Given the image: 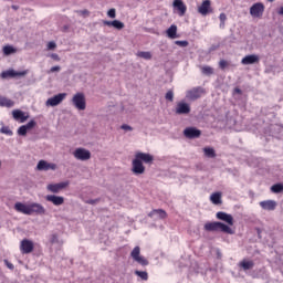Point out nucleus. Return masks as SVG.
<instances>
[{
    "mask_svg": "<svg viewBox=\"0 0 283 283\" xmlns=\"http://www.w3.org/2000/svg\"><path fill=\"white\" fill-rule=\"evenodd\" d=\"M28 71L17 72L14 70H7L0 74V78H14L15 76H25Z\"/></svg>",
    "mask_w": 283,
    "mask_h": 283,
    "instance_id": "14",
    "label": "nucleus"
},
{
    "mask_svg": "<svg viewBox=\"0 0 283 283\" xmlns=\"http://www.w3.org/2000/svg\"><path fill=\"white\" fill-rule=\"evenodd\" d=\"M65 96H67V94L65 93H60L57 95H54L53 97L46 101V105H49L50 107H56V105H61V103L65 101Z\"/></svg>",
    "mask_w": 283,
    "mask_h": 283,
    "instance_id": "12",
    "label": "nucleus"
},
{
    "mask_svg": "<svg viewBox=\"0 0 283 283\" xmlns=\"http://www.w3.org/2000/svg\"><path fill=\"white\" fill-rule=\"evenodd\" d=\"M175 45H179V48H188L189 41L187 40H177L175 41Z\"/></svg>",
    "mask_w": 283,
    "mask_h": 283,
    "instance_id": "39",
    "label": "nucleus"
},
{
    "mask_svg": "<svg viewBox=\"0 0 283 283\" xmlns=\"http://www.w3.org/2000/svg\"><path fill=\"white\" fill-rule=\"evenodd\" d=\"M239 266H242L243 271H251V269L255 266V263H253V261L243 260L240 262Z\"/></svg>",
    "mask_w": 283,
    "mask_h": 283,
    "instance_id": "29",
    "label": "nucleus"
},
{
    "mask_svg": "<svg viewBox=\"0 0 283 283\" xmlns=\"http://www.w3.org/2000/svg\"><path fill=\"white\" fill-rule=\"evenodd\" d=\"M235 92H238V94L242 93V91L240 88H235Z\"/></svg>",
    "mask_w": 283,
    "mask_h": 283,
    "instance_id": "56",
    "label": "nucleus"
},
{
    "mask_svg": "<svg viewBox=\"0 0 283 283\" xmlns=\"http://www.w3.org/2000/svg\"><path fill=\"white\" fill-rule=\"evenodd\" d=\"M113 28H115V30H123L125 28V23L119 20H113Z\"/></svg>",
    "mask_w": 283,
    "mask_h": 283,
    "instance_id": "36",
    "label": "nucleus"
},
{
    "mask_svg": "<svg viewBox=\"0 0 283 283\" xmlns=\"http://www.w3.org/2000/svg\"><path fill=\"white\" fill-rule=\"evenodd\" d=\"M166 101H169V103H174V91L170 90L165 95Z\"/></svg>",
    "mask_w": 283,
    "mask_h": 283,
    "instance_id": "42",
    "label": "nucleus"
},
{
    "mask_svg": "<svg viewBox=\"0 0 283 283\" xmlns=\"http://www.w3.org/2000/svg\"><path fill=\"white\" fill-rule=\"evenodd\" d=\"M0 107H14V102L8 97L0 96Z\"/></svg>",
    "mask_w": 283,
    "mask_h": 283,
    "instance_id": "27",
    "label": "nucleus"
},
{
    "mask_svg": "<svg viewBox=\"0 0 283 283\" xmlns=\"http://www.w3.org/2000/svg\"><path fill=\"white\" fill-rule=\"evenodd\" d=\"M14 210L18 211V213H23L24 216H30V205H25L23 202H15Z\"/></svg>",
    "mask_w": 283,
    "mask_h": 283,
    "instance_id": "22",
    "label": "nucleus"
},
{
    "mask_svg": "<svg viewBox=\"0 0 283 283\" xmlns=\"http://www.w3.org/2000/svg\"><path fill=\"white\" fill-rule=\"evenodd\" d=\"M38 171H56V164L40 160L36 165Z\"/></svg>",
    "mask_w": 283,
    "mask_h": 283,
    "instance_id": "11",
    "label": "nucleus"
},
{
    "mask_svg": "<svg viewBox=\"0 0 283 283\" xmlns=\"http://www.w3.org/2000/svg\"><path fill=\"white\" fill-rule=\"evenodd\" d=\"M279 14L283 15V7L280 8Z\"/></svg>",
    "mask_w": 283,
    "mask_h": 283,
    "instance_id": "55",
    "label": "nucleus"
},
{
    "mask_svg": "<svg viewBox=\"0 0 283 283\" xmlns=\"http://www.w3.org/2000/svg\"><path fill=\"white\" fill-rule=\"evenodd\" d=\"M12 114L15 120H21V123H25V120H28V116H25V113L20 109L13 111Z\"/></svg>",
    "mask_w": 283,
    "mask_h": 283,
    "instance_id": "26",
    "label": "nucleus"
},
{
    "mask_svg": "<svg viewBox=\"0 0 283 283\" xmlns=\"http://www.w3.org/2000/svg\"><path fill=\"white\" fill-rule=\"evenodd\" d=\"M219 67L220 70H227V67H229V62H227V60L219 61Z\"/></svg>",
    "mask_w": 283,
    "mask_h": 283,
    "instance_id": "43",
    "label": "nucleus"
},
{
    "mask_svg": "<svg viewBox=\"0 0 283 283\" xmlns=\"http://www.w3.org/2000/svg\"><path fill=\"white\" fill-rule=\"evenodd\" d=\"M250 14L251 17H255L256 19H260L264 14V3L256 2L250 8Z\"/></svg>",
    "mask_w": 283,
    "mask_h": 283,
    "instance_id": "9",
    "label": "nucleus"
},
{
    "mask_svg": "<svg viewBox=\"0 0 283 283\" xmlns=\"http://www.w3.org/2000/svg\"><path fill=\"white\" fill-rule=\"evenodd\" d=\"M77 14H82V17H90V10L87 9L80 10L77 11Z\"/></svg>",
    "mask_w": 283,
    "mask_h": 283,
    "instance_id": "47",
    "label": "nucleus"
},
{
    "mask_svg": "<svg viewBox=\"0 0 283 283\" xmlns=\"http://www.w3.org/2000/svg\"><path fill=\"white\" fill-rule=\"evenodd\" d=\"M51 244H59V235L57 234H52L50 238Z\"/></svg>",
    "mask_w": 283,
    "mask_h": 283,
    "instance_id": "46",
    "label": "nucleus"
},
{
    "mask_svg": "<svg viewBox=\"0 0 283 283\" xmlns=\"http://www.w3.org/2000/svg\"><path fill=\"white\" fill-rule=\"evenodd\" d=\"M4 264L8 269H10V271H14V264L10 263V261L4 260Z\"/></svg>",
    "mask_w": 283,
    "mask_h": 283,
    "instance_id": "49",
    "label": "nucleus"
},
{
    "mask_svg": "<svg viewBox=\"0 0 283 283\" xmlns=\"http://www.w3.org/2000/svg\"><path fill=\"white\" fill-rule=\"evenodd\" d=\"M210 200L212 205H220L222 202V193L221 192H214L210 196Z\"/></svg>",
    "mask_w": 283,
    "mask_h": 283,
    "instance_id": "28",
    "label": "nucleus"
},
{
    "mask_svg": "<svg viewBox=\"0 0 283 283\" xmlns=\"http://www.w3.org/2000/svg\"><path fill=\"white\" fill-rule=\"evenodd\" d=\"M103 24H104V25H108V28H114V20H113V21L104 20V21H103Z\"/></svg>",
    "mask_w": 283,
    "mask_h": 283,
    "instance_id": "50",
    "label": "nucleus"
},
{
    "mask_svg": "<svg viewBox=\"0 0 283 283\" xmlns=\"http://www.w3.org/2000/svg\"><path fill=\"white\" fill-rule=\"evenodd\" d=\"M219 20H220L221 30H224V25H226V22H227V13H220Z\"/></svg>",
    "mask_w": 283,
    "mask_h": 283,
    "instance_id": "37",
    "label": "nucleus"
},
{
    "mask_svg": "<svg viewBox=\"0 0 283 283\" xmlns=\"http://www.w3.org/2000/svg\"><path fill=\"white\" fill-rule=\"evenodd\" d=\"M175 114H177V116H187L191 114V104L185 101L178 102L175 107Z\"/></svg>",
    "mask_w": 283,
    "mask_h": 283,
    "instance_id": "2",
    "label": "nucleus"
},
{
    "mask_svg": "<svg viewBox=\"0 0 283 283\" xmlns=\"http://www.w3.org/2000/svg\"><path fill=\"white\" fill-rule=\"evenodd\" d=\"M201 73L205 74V76H211V74H213V67L209 65L201 66Z\"/></svg>",
    "mask_w": 283,
    "mask_h": 283,
    "instance_id": "33",
    "label": "nucleus"
},
{
    "mask_svg": "<svg viewBox=\"0 0 283 283\" xmlns=\"http://www.w3.org/2000/svg\"><path fill=\"white\" fill-rule=\"evenodd\" d=\"M73 156L76 160H90V158H92V153L85 148H76L73 151Z\"/></svg>",
    "mask_w": 283,
    "mask_h": 283,
    "instance_id": "7",
    "label": "nucleus"
},
{
    "mask_svg": "<svg viewBox=\"0 0 283 283\" xmlns=\"http://www.w3.org/2000/svg\"><path fill=\"white\" fill-rule=\"evenodd\" d=\"M20 251L24 255H28V253H32V251H34V242L29 239H23L20 243Z\"/></svg>",
    "mask_w": 283,
    "mask_h": 283,
    "instance_id": "10",
    "label": "nucleus"
},
{
    "mask_svg": "<svg viewBox=\"0 0 283 283\" xmlns=\"http://www.w3.org/2000/svg\"><path fill=\"white\" fill-rule=\"evenodd\" d=\"M107 17H109V19H116V9H109L107 11Z\"/></svg>",
    "mask_w": 283,
    "mask_h": 283,
    "instance_id": "45",
    "label": "nucleus"
},
{
    "mask_svg": "<svg viewBox=\"0 0 283 283\" xmlns=\"http://www.w3.org/2000/svg\"><path fill=\"white\" fill-rule=\"evenodd\" d=\"M241 63L242 65H255V63H260V56L255 54L245 55Z\"/></svg>",
    "mask_w": 283,
    "mask_h": 283,
    "instance_id": "20",
    "label": "nucleus"
},
{
    "mask_svg": "<svg viewBox=\"0 0 283 283\" xmlns=\"http://www.w3.org/2000/svg\"><path fill=\"white\" fill-rule=\"evenodd\" d=\"M197 12L201 17H208V14H213V7H211V0H203L198 7Z\"/></svg>",
    "mask_w": 283,
    "mask_h": 283,
    "instance_id": "6",
    "label": "nucleus"
},
{
    "mask_svg": "<svg viewBox=\"0 0 283 283\" xmlns=\"http://www.w3.org/2000/svg\"><path fill=\"white\" fill-rule=\"evenodd\" d=\"M18 136H28V130L24 125L18 128Z\"/></svg>",
    "mask_w": 283,
    "mask_h": 283,
    "instance_id": "41",
    "label": "nucleus"
},
{
    "mask_svg": "<svg viewBox=\"0 0 283 283\" xmlns=\"http://www.w3.org/2000/svg\"><path fill=\"white\" fill-rule=\"evenodd\" d=\"M48 50H56V42H54V41L49 42Z\"/></svg>",
    "mask_w": 283,
    "mask_h": 283,
    "instance_id": "48",
    "label": "nucleus"
},
{
    "mask_svg": "<svg viewBox=\"0 0 283 283\" xmlns=\"http://www.w3.org/2000/svg\"><path fill=\"white\" fill-rule=\"evenodd\" d=\"M51 59H53V61H61V57L56 53L51 54Z\"/></svg>",
    "mask_w": 283,
    "mask_h": 283,
    "instance_id": "53",
    "label": "nucleus"
},
{
    "mask_svg": "<svg viewBox=\"0 0 283 283\" xmlns=\"http://www.w3.org/2000/svg\"><path fill=\"white\" fill-rule=\"evenodd\" d=\"M130 256L137 264H140L142 266H148L149 261L145 259V256H140V247H135L133 251L130 252Z\"/></svg>",
    "mask_w": 283,
    "mask_h": 283,
    "instance_id": "4",
    "label": "nucleus"
},
{
    "mask_svg": "<svg viewBox=\"0 0 283 283\" xmlns=\"http://www.w3.org/2000/svg\"><path fill=\"white\" fill-rule=\"evenodd\" d=\"M132 165V171L133 174H135V176H142V174H145V166L143 165V161L136 159V157L133 160Z\"/></svg>",
    "mask_w": 283,
    "mask_h": 283,
    "instance_id": "15",
    "label": "nucleus"
},
{
    "mask_svg": "<svg viewBox=\"0 0 283 283\" xmlns=\"http://www.w3.org/2000/svg\"><path fill=\"white\" fill-rule=\"evenodd\" d=\"M23 126L27 128V132H30V129H34V127H36V120L31 119L28 124Z\"/></svg>",
    "mask_w": 283,
    "mask_h": 283,
    "instance_id": "40",
    "label": "nucleus"
},
{
    "mask_svg": "<svg viewBox=\"0 0 283 283\" xmlns=\"http://www.w3.org/2000/svg\"><path fill=\"white\" fill-rule=\"evenodd\" d=\"M0 133H1V134H6L7 136H12V134H14V133L12 132V129H10L9 126H2V127L0 128Z\"/></svg>",
    "mask_w": 283,
    "mask_h": 283,
    "instance_id": "38",
    "label": "nucleus"
},
{
    "mask_svg": "<svg viewBox=\"0 0 283 283\" xmlns=\"http://www.w3.org/2000/svg\"><path fill=\"white\" fill-rule=\"evenodd\" d=\"M0 169H1V161H0Z\"/></svg>",
    "mask_w": 283,
    "mask_h": 283,
    "instance_id": "58",
    "label": "nucleus"
},
{
    "mask_svg": "<svg viewBox=\"0 0 283 283\" xmlns=\"http://www.w3.org/2000/svg\"><path fill=\"white\" fill-rule=\"evenodd\" d=\"M272 193H282L283 191V184H275L271 187Z\"/></svg>",
    "mask_w": 283,
    "mask_h": 283,
    "instance_id": "35",
    "label": "nucleus"
},
{
    "mask_svg": "<svg viewBox=\"0 0 283 283\" xmlns=\"http://www.w3.org/2000/svg\"><path fill=\"white\" fill-rule=\"evenodd\" d=\"M135 158L140 163H145L146 165H151V163H154V156L147 153H137Z\"/></svg>",
    "mask_w": 283,
    "mask_h": 283,
    "instance_id": "19",
    "label": "nucleus"
},
{
    "mask_svg": "<svg viewBox=\"0 0 283 283\" xmlns=\"http://www.w3.org/2000/svg\"><path fill=\"white\" fill-rule=\"evenodd\" d=\"M12 9H13V10H18V9H19V7H17V6H12Z\"/></svg>",
    "mask_w": 283,
    "mask_h": 283,
    "instance_id": "57",
    "label": "nucleus"
},
{
    "mask_svg": "<svg viewBox=\"0 0 283 283\" xmlns=\"http://www.w3.org/2000/svg\"><path fill=\"white\" fill-rule=\"evenodd\" d=\"M122 129H125V132H132L134 128H132V126L124 124L122 125Z\"/></svg>",
    "mask_w": 283,
    "mask_h": 283,
    "instance_id": "52",
    "label": "nucleus"
},
{
    "mask_svg": "<svg viewBox=\"0 0 283 283\" xmlns=\"http://www.w3.org/2000/svg\"><path fill=\"white\" fill-rule=\"evenodd\" d=\"M184 136H186V138H200V136H202V132L196 127H187L184 130Z\"/></svg>",
    "mask_w": 283,
    "mask_h": 283,
    "instance_id": "13",
    "label": "nucleus"
},
{
    "mask_svg": "<svg viewBox=\"0 0 283 283\" xmlns=\"http://www.w3.org/2000/svg\"><path fill=\"white\" fill-rule=\"evenodd\" d=\"M137 56H139V59H145V61H151V52L149 51H139Z\"/></svg>",
    "mask_w": 283,
    "mask_h": 283,
    "instance_id": "31",
    "label": "nucleus"
},
{
    "mask_svg": "<svg viewBox=\"0 0 283 283\" xmlns=\"http://www.w3.org/2000/svg\"><path fill=\"white\" fill-rule=\"evenodd\" d=\"M205 231H221V233H228L229 235H233V229L231 227L220 222V221H213V222H207L203 226Z\"/></svg>",
    "mask_w": 283,
    "mask_h": 283,
    "instance_id": "1",
    "label": "nucleus"
},
{
    "mask_svg": "<svg viewBox=\"0 0 283 283\" xmlns=\"http://www.w3.org/2000/svg\"><path fill=\"white\" fill-rule=\"evenodd\" d=\"M135 275H137V277H140V280H143L144 282H147L149 280V274L147 273V271H135Z\"/></svg>",
    "mask_w": 283,
    "mask_h": 283,
    "instance_id": "30",
    "label": "nucleus"
},
{
    "mask_svg": "<svg viewBox=\"0 0 283 283\" xmlns=\"http://www.w3.org/2000/svg\"><path fill=\"white\" fill-rule=\"evenodd\" d=\"M46 202H52L55 207H61L65 202V198L55 195H48L45 197Z\"/></svg>",
    "mask_w": 283,
    "mask_h": 283,
    "instance_id": "18",
    "label": "nucleus"
},
{
    "mask_svg": "<svg viewBox=\"0 0 283 283\" xmlns=\"http://www.w3.org/2000/svg\"><path fill=\"white\" fill-rule=\"evenodd\" d=\"M174 8L178 10L179 17H185V13L187 12V6L185 2H182V0H175Z\"/></svg>",
    "mask_w": 283,
    "mask_h": 283,
    "instance_id": "24",
    "label": "nucleus"
},
{
    "mask_svg": "<svg viewBox=\"0 0 283 283\" xmlns=\"http://www.w3.org/2000/svg\"><path fill=\"white\" fill-rule=\"evenodd\" d=\"M30 216L35 213L36 216H45V208L41 203L29 205Z\"/></svg>",
    "mask_w": 283,
    "mask_h": 283,
    "instance_id": "16",
    "label": "nucleus"
},
{
    "mask_svg": "<svg viewBox=\"0 0 283 283\" xmlns=\"http://www.w3.org/2000/svg\"><path fill=\"white\" fill-rule=\"evenodd\" d=\"M216 216L218 220H222V222H227V224H229L230 227H233V216L223 211L217 212Z\"/></svg>",
    "mask_w": 283,
    "mask_h": 283,
    "instance_id": "21",
    "label": "nucleus"
},
{
    "mask_svg": "<svg viewBox=\"0 0 283 283\" xmlns=\"http://www.w3.org/2000/svg\"><path fill=\"white\" fill-rule=\"evenodd\" d=\"M148 218H153V220H165L167 218V211L164 209H155L148 213Z\"/></svg>",
    "mask_w": 283,
    "mask_h": 283,
    "instance_id": "17",
    "label": "nucleus"
},
{
    "mask_svg": "<svg viewBox=\"0 0 283 283\" xmlns=\"http://www.w3.org/2000/svg\"><path fill=\"white\" fill-rule=\"evenodd\" d=\"M14 52H17L15 48L11 45L3 46V54H6V56H10V54H14Z\"/></svg>",
    "mask_w": 283,
    "mask_h": 283,
    "instance_id": "34",
    "label": "nucleus"
},
{
    "mask_svg": "<svg viewBox=\"0 0 283 283\" xmlns=\"http://www.w3.org/2000/svg\"><path fill=\"white\" fill-rule=\"evenodd\" d=\"M49 72L50 73L61 72V66H52Z\"/></svg>",
    "mask_w": 283,
    "mask_h": 283,
    "instance_id": "51",
    "label": "nucleus"
},
{
    "mask_svg": "<svg viewBox=\"0 0 283 283\" xmlns=\"http://www.w3.org/2000/svg\"><path fill=\"white\" fill-rule=\"evenodd\" d=\"M205 94V88L202 86L192 87L186 92V98L188 101H198Z\"/></svg>",
    "mask_w": 283,
    "mask_h": 283,
    "instance_id": "5",
    "label": "nucleus"
},
{
    "mask_svg": "<svg viewBox=\"0 0 283 283\" xmlns=\"http://www.w3.org/2000/svg\"><path fill=\"white\" fill-rule=\"evenodd\" d=\"M72 103L74 107H76V109H80L81 112H83L87 107V104L85 102V94L83 93H76L72 98Z\"/></svg>",
    "mask_w": 283,
    "mask_h": 283,
    "instance_id": "3",
    "label": "nucleus"
},
{
    "mask_svg": "<svg viewBox=\"0 0 283 283\" xmlns=\"http://www.w3.org/2000/svg\"><path fill=\"white\" fill-rule=\"evenodd\" d=\"M69 29H70V27L64 25V27H63V32H67Z\"/></svg>",
    "mask_w": 283,
    "mask_h": 283,
    "instance_id": "54",
    "label": "nucleus"
},
{
    "mask_svg": "<svg viewBox=\"0 0 283 283\" xmlns=\"http://www.w3.org/2000/svg\"><path fill=\"white\" fill-rule=\"evenodd\" d=\"M260 207L264 209V211H275L277 202L273 200H265L260 202Z\"/></svg>",
    "mask_w": 283,
    "mask_h": 283,
    "instance_id": "23",
    "label": "nucleus"
},
{
    "mask_svg": "<svg viewBox=\"0 0 283 283\" xmlns=\"http://www.w3.org/2000/svg\"><path fill=\"white\" fill-rule=\"evenodd\" d=\"M69 186H70V181H63L59 184H50L46 186V189L51 193H60L61 191H63V189H65Z\"/></svg>",
    "mask_w": 283,
    "mask_h": 283,
    "instance_id": "8",
    "label": "nucleus"
},
{
    "mask_svg": "<svg viewBox=\"0 0 283 283\" xmlns=\"http://www.w3.org/2000/svg\"><path fill=\"white\" fill-rule=\"evenodd\" d=\"M166 34L168 39H179L178 35V27L176 24H171L169 29H167Z\"/></svg>",
    "mask_w": 283,
    "mask_h": 283,
    "instance_id": "25",
    "label": "nucleus"
},
{
    "mask_svg": "<svg viewBox=\"0 0 283 283\" xmlns=\"http://www.w3.org/2000/svg\"><path fill=\"white\" fill-rule=\"evenodd\" d=\"M203 153L207 158H216V149L213 148L206 147L203 148Z\"/></svg>",
    "mask_w": 283,
    "mask_h": 283,
    "instance_id": "32",
    "label": "nucleus"
},
{
    "mask_svg": "<svg viewBox=\"0 0 283 283\" xmlns=\"http://www.w3.org/2000/svg\"><path fill=\"white\" fill-rule=\"evenodd\" d=\"M98 202H101V198L85 200V205H98Z\"/></svg>",
    "mask_w": 283,
    "mask_h": 283,
    "instance_id": "44",
    "label": "nucleus"
}]
</instances>
